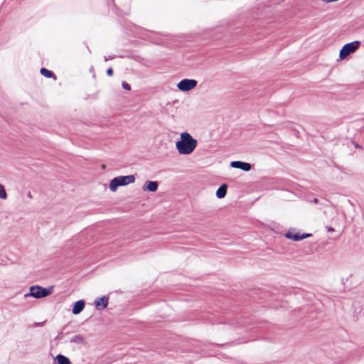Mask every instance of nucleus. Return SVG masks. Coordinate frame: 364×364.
<instances>
[{
    "mask_svg": "<svg viewBox=\"0 0 364 364\" xmlns=\"http://www.w3.org/2000/svg\"><path fill=\"white\" fill-rule=\"evenodd\" d=\"M107 74L109 75V76H112L113 75V70L112 68H109L107 70Z\"/></svg>",
    "mask_w": 364,
    "mask_h": 364,
    "instance_id": "obj_17",
    "label": "nucleus"
},
{
    "mask_svg": "<svg viewBox=\"0 0 364 364\" xmlns=\"http://www.w3.org/2000/svg\"><path fill=\"white\" fill-rule=\"evenodd\" d=\"M360 41H353L343 46L340 50L339 57L345 59L348 55L354 53L359 47Z\"/></svg>",
    "mask_w": 364,
    "mask_h": 364,
    "instance_id": "obj_4",
    "label": "nucleus"
},
{
    "mask_svg": "<svg viewBox=\"0 0 364 364\" xmlns=\"http://www.w3.org/2000/svg\"><path fill=\"white\" fill-rule=\"evenodd\" d=\"M0 198L4 200L7 198V193L4 186L1 184H0Z\"/></svg>",
    "mask_w": 364,
    "mask_h": 364,
    "instance_id": "obj_15",
    "label": "nucleus"
},
{
    "mask_svg": "<svg viewBox=\"0 0 364 364\" xmlns=\"http://www.w3.org/2000/svg\"><path fill=\"white\" fill-rule=\"evenodd\" d=\"M55 362L58 364H71L70 359L61 354L56 355Z\"/></svg>",
    "mask_w": 364,
    "mask_h": 364,
    "instance_id": "obj_11",
    "label": "nucleus"
},
{
    "mask_svg": "<svg viewBox=\"0 0 364 364\" xmlns=\"http://www.w3.org/2000/svg\"><path fill=\"white\" fill-rule=\"evenodd\" d=\"M198 145V141L189 133L182 132L180 139L176 143L178 152L182 155H189L193 152Z\"/></svg>",
    "mask_w": 364,
    "mask_h": 364,
    "instance_id": "obj_1",
    "label": "nucleus"
},
{
    "mask_svg": "<svg viewBox=\"0 0 364 364\" xmlns=\"http://www.w3.org/2000/svg\"><path fill=\"white\" fill-rule=\"evenodd\" d=\"M328 232H333L334 231V229L332 228H327Z\"/></svg>",
    "mask_w": 364,
    "mask_h": 364,
    "instance_id": "obj_18",
    "label": "nucleus"
},
{
    "mask_svg": "<svg viewBox=\"0 0 364 364\" xmlns=\"http://www.w3.org/2000/svg\"><path fill=\"white\" fill-rule=\"evenodd\" d=\"M50 291H49L46 288H43L40 286H32L30 287L29 294H26L25 296H31L36 299H40L48 296L49 294H50Z\"/></svg>",
    "mask_w": 364,
    "mask_h": 364,
    "instance_id": "obj_3",
    "label": "nucleus"
},
{
    "mask_svg": "<svg viewBox=\"0 0 364 364\" xmlns=\"http://www.w3.org/2000/svg\"><path fill=\"white\" fill-rule=\"evenodd\" d=\"M228 186L226 184L221 185L216 191V196L218 198H223L227 193Z\"/></svg>",
    "mask_w": 364,
    "mask_h": 364,
    "instance_id": "obj_12",
    "label": "nucleus"
},
{
    "mask_svg": "<svg viewBox=\"0 0 364 364\" xmlns=\"http://www.w3.org/2000/svg\"><path fill=\"white\" fill-rule=\"evenodd\" d=\"M108 297L102 296L101 298H98L95 301V308L98 310H102L107 308L108 305Z\"/></svg>",
    "mask_w": 364,
    "mask_h": 364,
    "instance_id": "obj_9",
    "label": "nucleus"
},
{
    "mask_svg": "<svg viewBox=\"0 0 364 364\" xmlns=\"http://www.w3.org/2000/svg\"><path fill=\"white\" fill-rule=\"evenodd\" d=\"M159 183L156 181H146L142 186L144 191L156 192L158 189Z\"/></svg>",
    "mask_w": 364,
    "mask_h": 364,
    "instance_id": "obj_7",
    "label": "nucleus"
},
{
    "mask_svg": "<svg viewBox=\"0 0 364 364\" xmlns=\"http://www.w3.org/2000/svg\"><path fill=\"white\" fill-rule=\"evenodd\" d=\"M85 307V302L83 300H79L76 301L73 306V308L72 309V312L73 314H80Z\"/></svg>",
    "mask_w": 364,
    "mask_h": 364,
    "instance_id": "obj_10",
    "label": "nucleus"
},
{
    "mask_svg": "<svg viewBox=\"0 0 364 364\" xmlns=\"http://www.w3.org/2000/svg\"><path fill=\"white\" fill-rule=\"evenodd\" d=\"M230 166L235 168H240L245 171H249L251 169V165L249 163L234 161L230 163Z\"/></svg>",
    "mask_w": 364,
    "mask_h": 364,
    "instance_id": "obj_8",
    "label": "nucleus"
},
{
    "mask_svg": "<svg viewBox=\"0 0 364 364\" xmlns=\"http://www.w3.org/2000/svg\"><path fill=\"white\" fill-rule=\"evenodd\" d=\"M285 236L287 238L292 240L294 241H299L310 237L311 234L305 233L300 235L299 233H295L293 231L289 230L285 234Z\"/></svg>",
    "mask_w": 364,
    "mask_h": 364,
    "instance_id": "obj_6",
    "label": "nucleus"
},
{
    "mask_svg": "<svg viewBox=\"0 0 364 364\" xmlns=\"http://www.w3.org/2000/svg\"><path fill=\"white\" fill-rule=\"evenodd\" d=\"M314 202L315 203H318V199L315 198V199L314 200Z\"/></svg>",
    "mask_w": 364,
    "mask_h": 364,
    "instance_id": "obj_19",
    "label": "nucleus"
},
{
    "mask_svg": "<svg viewBox=\"0 0 364 364\" xmlns=\"http://www.w3.org/2000/svg\"><path fill=\"white\" fill-rule=\"evenodd\" d=\"M122 87L126 90H131L130 85L127 82H122Z\"/></svg>",
    "mask_w": 364,
    "mask_h": 364,
    "instance_id": "obj_16",
    "label": "nucleus"
},
{
    "mask_svg": "<svg viewBox=\"0 0 364 364\" xmlns=\"http://www.w3.org/2000/svg\"><path fill=\"white\" fill-rule=\"evenodd\" d=\"M85 341V338L79 334L74 335L70 338V342L76 344H84Z\"/></svg>",
    "mask_w": 364,
    "mask_h": 364,
    "instance_id": "obj_13",
    "label": "nucleus"
},
{
    "mask_svg": "<svg viewBox=\"0 0 364 364\" xmlns=\"http://www.w3.org/2000/svg\"><path fill=\"white\" fill-rule=\"evenodd\" d=\"M134 182L135 176L134 175L117 176L110 181L109 190L114 193L119 186H125Z\"/></svg>",
    "mask_w": 364,
    "mask_h": 364,
    "instance_id": "obj_2",
    "label": "nucleus"
},
{
    "mask_svg": "<svg viewBox=\"0 0 364 364\" xmlns=\"http://www.w3.org/2000/svg\"><path fill=\"white\" fill-rule=\"evenodd\" d=\"M198 82L194 79H183L177 84V88L182 92H188L197 86Z\"/></svg>",
    "mask_w": 364,
    "mask_h": 364,
    "instance_id": "obj_5",
    "label": "nucleus"
},
{
    "mask_svg": "<svg viewBox=\"0 0 364 364\" xmlns=\"http://www.w3.org/2000/svg\"><path fill=\"white\" fill-rule=\"evenodd\" d=\"M40 72L46 77H51L53 75V74L51 71H50L44 68H41Z\"/></svg>",
    "mask_w": 364,
    "mask_h": 364,
    "instance_id": "obj_14",
    "label": "nucleus"
}]
</instances>
